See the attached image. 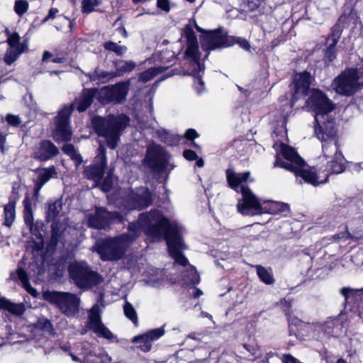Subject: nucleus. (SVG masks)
I'll use <instances>...</instances> for the list:
<instances>
[{"label": "nucleus", "instance_id": "1", "mask_svg": "<svg viewBox=\"0 0 363 363\" xmlns=\"http://www.w3.org/2000/svg\"><path fill=\"white\" fill-rule=\"evenodd\" d=\"M142 228L154 240L162 238L166 240L169 253L176 263L182 266L188 264L187 258L182 253V250L186 248L182 237L183 227L177 222H169L157 210L140 214L137 223L130 224L128 233L115 238L98 240L91 250L97 252L104 261L118 260L139 236Z\"/></svg>", "mask_w": 363, "mask_h": 363}, {"label": "nucleus", "instance_id": "2", "mask_svg": "<svg viewBox=\"0 0 363 363\" xmlns=\"http://www.w3.org/2000/svg\"><path fill=\"white\" fill-rule=\"evenodd\" d=\"M316 137L322 142L323 156L320 160L322 162H326L325 171L327 173L323 179H320V177L312 171L294 149L284 143L279 145V153L277 155L274 167L292 172L296 177L313 186L325 183L330 174L342 173L345 170V158L338 149L336 130L333 129V124L321 126L316 130Z\"/></svg>", "mask_w": 363, "mask_h": 363}, {"label": "nucleus", "instance_id": "3", "mask_svg": "<svg viewBox=\"0 0 363 363\" xmlns=\"http://www.w3.org/2000/svg\"><path fill=\"white\" fill-rule=\"evenodd\" d=\"M250 172L244 173H235L231 169H228L226 172V177L229 186L238 191L240 186V192L242 194V199L238 203V210L243 215L255 216L259 215L264 213L271 214H276L280 212H284L289 210V206L284 203L279 202H264L262 204L247 187L242 185L249 177Z\"/></svg>", "mask_w": 363, "mask_h": 363}, {"label": "nucleus", "instance_id": "4", "mask_svg": "<svg viewBox=\"0 0 363 363\" xmlns=\"http://www.w3.org/2000/svg\"><path fill=\"white\" fill-rule=\"evenodd\" d=\"M99 94L97 89H84L80 96L77 98L74 103L65 106L59 111L56 117V127L53 137L56 141L70 140L72 131L69 121L72 111L75 107L79 112L86 111L92 104L94 97Z\"/></svg>", "mask_w": 363, "mask_h": 363}, {"label": "nucleus", "instance_id": "5", "mask_svg": "<svg viewBox=\"0 0 363 363\" xmlns=\"http://www.w3.org/2000/svg\"><path fill=\"white\" fill-rule=\"evenodd\" d=\"M129 118L125 115L109 116L106 118L96 116L92 125L97 134L106 139L107 145L115 149L120 140L121 132L128 125Z\"/></svg>", "mask_w": 363, "mask_h": 363}, {"label": "nucleus", "instance_id": "6", "mask_svg": "<svg viewBox=\"0 0 363 363\" xmlns=\"http://www.w3.org/2000/svg\"><path fill=\"white\" fill-rule=\"evenodd\" d=\"M185 36L187 43L184 57L189 67L190 74L195 77L194 89L199 94H201L205 89L204 82L200 75L201 72H203L204 66L200 60L197 38L189 26L185 28Z\"/></svg>", "mask_w": 363, "mask_h": 363}, {"label": "nucleus", "instance_id": "7", "mask_svg": "<svg viewBox=\"0 0 363 363\" xmlns=\"http://www.w3.org/2000/svg\"><path fill=\"white\" fill-rule=\"evenodd\" d=\"M307 106L315 113V134L321 126H328L333 124V128L336 130L335 123L330 113L335 109V105L321 91L313 89L310 97L306 101Z\"/></svg>", "mask_w": 363, "mask_h": 363}, {"label": "nucleus", "instance_id": "8", "mask_svg": "<svg viewBox=\"0 0 363 363\" xmlns=\"http://www.w3.org/2000/svg\"><path fill=\"white\" fill-rule=\"evenodd\" d=\"M68 272L70 279L82 289H88L103 281L102 277L91 270L84 261H74L69 265Z\"/></svg>", "mask_w": 363, "mask_h": 363}, {"label": "nucleus", "instance_id": "9", "mask_svg": "<svg viewBox=\"0 0 363 363\" xmlns=\"http://www.w3.org/2000/svg\"><path fill=\"white\" fill-rule=\"evenodd\" d=\"M331 86L337 94L351 96L363 86V76L355 69H348L336 77Z\"/></svg>", "mask_w": 363, "mask_h": 363}, {"label": "nucleus", "instance_id": "10", "mask_svg": "<svg viewBox=\"0 0 363 363\" xmlns=\"http://www.w3.org/2000/svg\"><path fill=\"white\" fill-rule=\"evenodd\" d=\"M311 332L313 337L320 341L337 337L345 333L343 321L340 317L328 318L324 323H312Z\"/></svg>", "mask_w": 363, "mask_h": 363}, {"label": "nucleus", "instance_id": "11", "mask_svg": "<svg viewBox=\"0 0 363 363\" xmlns=\"http://www.w3.org/2000/svg\"><path fill=\"white\" fill-rule=\"evenodd\" d=\"M44 297L50 303L55 304L59 309L67 316H73L79 311V298L74 294L48 291L44 294Z\"/></svg>", "mask_w": 363, "mask_h": 363}, {"label": "nucleus", "instance_id": "12", "mask_svg": "<svg viewBox=\"0 0 363 363\" xmlns=\"http://www.w3.org/2000/svg\"><path fill=\"white\" fill-rule=\"evenodd\" d=\"M130 84V80L128 79L101 88L99 90V101L104 104L108 103L121 104L124 103L129 92Z\"/></svg>", "mask_w": 363, "mask_h": 363}, {"label": "nucleus", "instance_id": "13", "mask_svg": "<svg viewBox=\"0 0 363 363\" xmlns=\"http://www.w3.org/2000/svg\"><path fill=\"white\" fill-rule=\"evenodd\" d=\"M106 163V149L104 145L100 142L98 155L94 158V164L87 166L84 169V176L87 179L93 180L96 184L99 183L104 176Z\"/></svg>", "mask_w": 363, "mask_h": 363}, {"label": "nucleus", "instance_id": "14", "mask_svg": "<svg viewBox=\"0 0 363 363\" xmlns=\"http://www.w3.org/2000/svg\"><path fill=\"white\" fill-rule=\"evenodd\" d=\"M122 216L117 212L107 211L104 208H96L94 213L88 216V224L96 229H104L113 222L122 221Z\"/></svg>", "mask_w": 363, "mask_h": 363}, {"label": "nucleus", "instance_id": "15", "mask_svg": "<svg viewBox=\"0 0 363 363\" xmlns=\"http://www.w3.org/2000/svg\"><path fill=\"white\" fill-rule=\"evenodd\" d=\"M21 37L18 33H13L12 35L7 38L6 43L9 48L6 50L4 60L8 65H11L18 57L26 52L28 48V42L24 40L20 43Z\"/></svg>", "mask_w": 363, "mask_h": 363}, {"label": "nucleus", "instance_id": "16", "mask_svg": "<svg viewBox=\"0 0 363 363\" xmlns=\"http://www.w3.org/2000/svg\"><path fill=\"white\" fill-rule=\"evenodd\" d=\"M125 206L129 209L141 210L149 206L152 202V196L146 187L138 188L135 192L128 195L125 199Z\"/></svg>", "mask_w": 363, "mask_h": 363}, {"label": "nucleus", "instance_id": "17", "mask_svg": "<svg viewBox=\"0 0 363 363\" xmlns=\"http://www.w3.org/2000/svg\"><path fill=\"white\" fill-rule=\"evenodd\" d=\"M89 328L99 336L112 340L113 334L107 328L101 320V309L99 305L95 304L89 311Z\"/></svg>", "mask_w": 363, "mask_h": 363}, {"label": "nucleus", "instance_id": "18", "mask_svg": "<svg viewBox=\"0 0 363 363\" xmlns=\"http://www.w3.org/2000/svg\"><path fill=\"white\" fill-rule=\"evenodd\" d=\"M169 155L160 145L151 144L147 149L146 160L154 169L162 170L169 160Z\"/></svg>", "mask_w": 363, "mask_h": 363}, {"label": "nucleus", "instance_id": "19", "mask_svg": "<svg viewBox=\"0 0 363 363\" xmlns=\"http://www.w3.org/2000/svg\"><path fill=\"white\" fill-rule=\"evenodd\" d=\"M164 334L162 328H155L133 337L132 342L138 344V347L143 352H149L152 348V342L158 340Z\"/></svg>", "mask_w": 363, "mask_h": 363}, {"label": "nucleus", "instance_id": "20", "mask_svg": "<svg viewBox=\"0 0 363 363\" xmlns=\"http://www.w3.org/2000/svg\"><path fill=\"white\" fill-rule=\"evenodd\" d=\"M311 82L310 73L303 72L296 74L294 80V92L292 97V104L306 96Z\"/></svg>", "mask_w": 363, "mask_h": 363}, {"label": "nucleus", "instance_id": "21", "mask_svg": "<svg viewBox=\"0 0 363 363\" xmlns=\"http://www.w3.org/2000/svg\"><path fill=\"white\" fill-rule=\"evenodd\" d=\"M59 152L57 147L49 140L41 141L35 148L34 157L40 161H46L56 156Z\"/></svg>", "mask_w": 363, "mask_h": 363}, {"label": "nucleus", "instance_id": "22", "mask_svg": "<svg viewBox=\"0 0 363 363\" xmlns=\"http://www.w3.org/2000/svg\"><path fill=\"white\" fill-rule=\"evenodd\" d=\"M223 43V40L218 31H211L205 33L201 40V45L204 49H215Z\"/></svg>", "mask_w": 363, "mask_h": 363}, {"label": "nucleus", "instance_id": "23", "mask_svg": "<svg viewBox=\"0 0 363 363\" xmlns=\"http://www.w3.org/2000/svg\"><path fill=\"white\" fill-rule=\"evenodd\" d=\"M57 172L55 166H50L39 170V175L36 182L35 193L38 194L40 189L51 179L57 177Z\"/></svg>", "mask_w": 363, "mask_h": 363}, {"label": "nucleus", "instance_id": "24", "mask_svg": "<svg viewBox=\"0 0 363 363\" xmlns=\"http://www.w3.org/2000/svg\"><path fill=\"white\" fill-rule=\"evenodd\" d=\"M0 308L16 316L21 315L26 311V306L23 303H16L6 298H0Z\"/></svg>", "mask_w": 363, "mask_h": 363}, {"label": "nucleus", "instance_id": "25", "mask_svg": "<svg viewBox=\"0 0 363 363\" xmlns=\"http://www.w3.org/2000/svg\"><path fill=\"white\" fill-rule=\"evenodd\" d=\"M113 65L115 67V75L117 77H122L125 73L132 72L136 67L135 62L133 61H124L121 60H117L113 61Z\"/></svg>", "mask_w": 363, "mask_h": 363}, {"label": "nucleus", "instance_id": "26", "mask_svg": "<svg viewBox=\"0 0 363 363\" xmlns=\"http://www.w3.org/2000/svg\"><path fill=\"white\" fill-rule=\"evenodd\" d=\"M91 81L99 80L103 83L107 82L116 77L114 72H106L96 68L93 72L86 75Z\"/></svg>", "mask_w": 363, "mask_h": 363}, {"label": "nucleus", "instance_id": "27", "mask_svg": "<svg viewBox=\"0 0 363 363\" xmlns=\"http://www.w3.org/2000/svg\"><path fill=\"white\" fill-rule=\"evenodd\" d=\"M62 210V202L60 200H56L48 203L46 211V220L47 222L55 221Z\"/></svg>", "mask_w": 363, "mask_h": 363}, {"label": "nucleus", "instance_id": "28", "mask_svg": "<svg viewBox=\"0 0 363 363\" xmlns=\"http://www.w3.org/2000/svg\"><path fill=\"white\" fill-rule=\"evenodd\" d=\"M24 207L23 218L25 223L31 229L33 226V213L32 211V203L28 196H26L23 201Z\"/></svg>", "mask_w": 363, "mask_h": 363}, {"label": "nucleus", "instance_id": "29", "mask_svg": "<svg viewBox=\"0 0 363 363\" xmlns=\"http://www.w3.org/2000/svg\"><path fill=\"white\" fill-rule=\"evenodd\" d=\"M255 267L257 274L262 282L269 285L274 284V279L271 269H267L261 265H257Z\"/></svg>", "mask_w": 363, "mask_h": 363}, {"label": "nucleus", "instance_id": "30", "mask_svg": "<svg viewBox=\"0 0 363 363\" xmlns=\"http://www.w3.org/2000/svg\"><path fill=\"white\" fill-rule=\"evenodd\" d=\"M16 217L15 202L10 201L4 206V224L10 227Z\"/></svg>", "mask_w": 363, "mask_h": 363}, {"label": "nucleus", "instance_id": "31", "mask_svg": "<svg viewBox=\"0 0 363 363\" xmlns=\"http://www.w3.org/2000/svg\"><path fill=\"white\" fill-rule=\"evenodd\" d=\"M111 361V357L107 354L101 353L99 355L90 353L83 360V363H108Z\"/></svg>", "mask_w": 363, "mask_h": 363}, {"label": "nucleus", "instance_id": "32", "mask_svg": "<svg viewBox=\"0 0 363 363\" xmlns=\"http://www.w3.org/2000/svg\"><path fill=\"white\" fill-rule=\"evenodd\" d=\"M164 70V69L162 67L150 68L140 74L139 80L143 82H147Z\"/></svg>", "mask_w": 363, "mask_h": 363}, {"label": "nucleus", "instance_id": "33", "mask_svg": "<svg viewBox=\"0 0 363 363\" xmlns=\"http://www.w3.org/2000/svg\"><path fill=\"white\" fill-rule=\"evenodd\" d=\"M62 150L65 154L68 155L72 158L77 166L79 165L82 162L81 155L77 152L72 144L64 145Z\"/></svg>", "mask_w": 363, "mask_h": 363}, {"label": "nucleus", "instance_id": "34", "mask_svg": "<svg viewBox=\"0 0 363 363\" xmlns=\"http://www.w3.org/2000/svg\"><path fill=\"white\" fill-rule=\"evenodd\" d=\"M183 280L185 284H196L200 281L199 275L197 274L196 269L190 266L187 274H184Z\"/></svg>", "mask_w": 363, "mask_h": 363}, {"label": "nucleus", "instance_id": "35", "mask_svg": "<svg viewBox=\"0 0 363 363\" xmlns=\"http://www.w3.org/2000/svg\"><path fill=\"white\" fill-rule=\"evenodd\" d=\"M123 311H124V314L135 325H138V315H137V312L135 309V308L133 307V306L126 301L124 306H123Z\"/></svg>", "mask_w": 363, "mask_h": 363}, {"label": "nucleus", "instance_id": "36", "mask_svg": "<svg viewBox=\"0 0 363 363\" xmlns=\"http://www.w3.org/2000/svg\"><path fill=\"white\" fill-rule=\"evenodd\" d=\"M101 4V0H82V12L83 13H90L96 11L95 7Z\"/></svg>", "mask_w": 363, "mask_h": 363}, {"label": "nucleus", "instance_id": "37", "mask_svg": "<svg viewBox=\"0 0 363 363\" xmlns=\"http://www.w3.org/2000/svg\"><path fill=\"white\" fill-rule=\"evenodd\" d=\"M104 47L106 50L113 52L119 56L123 55L127 51L125 46L120 45L112 41L105 43Z\"/></svg>", "mask_w": 363, "mask_h": 363}, {"label": "nucleus", "instance_id": "38", "mask_svg": "<svg viewBox=\"0 0 363 363\" xmlns=\"http://www.w3.org/2000/svg\"><path fill=\"white\" fill-rule=\"evenodd\" d=\"M29 4L27 0H16L14 11L20 17L23 16L28 10Z\"/></svg>", "mask_w": 363, "mask_h": 363}, {"label": "nucleus", "instance_id": "39", "mask_svg": "<svg viewBox=\"0 0 363 363\" xmlns=\"http://www.w3.org/2000/svg\"><path fill=\"white\" fill-rule=\"evenodd\" d=\"M12 335V329L10 325H6L0 330V347L9 342L10 336Z\"/></svg>", "mask_w": 363, "mask_h": 363}, {"label": "nucleus", "instance_id": "40", "mask_svg": "<svg viewBox=\"0 0 363 363\" xmlns=\"http://www.w3.org/2000/svg\"><path fill=\"white\" fill-rule=\"evenodd\" d=\"M17 275L18 279L21 281L23 287L29 292L33 289L29 283V279L26 272L21 268L17 270Z\"/></svg>", "mask_w": 363, "mask_h": 363}, {"label": "nucleus", "instance_id": "41", "mask_svg": "<svg viewBox=\"0 0 363 363\" xmlns=\"http://www.w3.org/2000/svg\"><path fill=\"white\" fill-rule=\"evenodd\" d=\"M157 133L159 134L161 140L168 145H175L179 141L177 137H174L164 130L162 132L158 131Z\"/></svg>", "mask_w": 363, "mask_h": 363}, {"label": "nucleus", "instance_id": "42", "mask_svg": "<svg viewBox=\"0 0 363 363\" xmlns=\"http://www.w3.org/2000/svg\"><path fill=\"white\" fill-rule=\"evenodd\" d=\"M338 38L339 33H337L336 36H335V34H333V43L325 51V57L330 61H332L335 57V47Z\"/></svg>", "mask_w": 363, "mask_h": 363}, {"label": "nucleus", "instance_id": "43", "mask_svg": "<svg viewBox=\"0 0 363 363\" xmlns=\"http://www.w3.org/2000/svg\"><path fill=\"white\" fill-rule=\"evenodd\" d=\"M289 327L296 326L298 328H301L303 329H306L308 330L311 331V325L310 323H304L300 320L298 318L296 317H292L289 318Z\"/></svg>", "mask_w": 363, "mask_h": 363}, {"label": "nucleus", "instance_id": "44", "mask_svg": "<svg viewBox=\"0 0 363 363\" xmlns=\"http://www.w3.org/2000/svg\"><path fill=\"white\" fill-rule=\"evenodd\" d=\"M38 325L43 330H44L45 331H47L50 333H52L54 331L53 325H52V323L48 319H45V318L40 319L38 321Z\"/></svg>", "mask_w": 363, "mask_h": 363}, {"label": "nucleus", "instance_id": "45", "mask_svg": "<svg viewBox=\"0 0 363 363\" xmlns=\"http://www.w3.org/2000/svg\"><path fill=\"white\" fill-rule=\"evenodd\" d=\"M113 174V169H111L108 173L107 177L106 178L104 182L101 186V189L104 191H108L111 187L112 182L111 177Z\"/></svg>", "mask_w": 363, "mask_h": 363}, {"label": "nucleus", "instance_id": "46", "mask_svg": "<svg viewBox=\"0 0 363 363\" xmlns=\"http://www.w3.org/2000/svg\"><path fill=\"white\" fill-rule=\"evenodd\" d=\"M6 120L7 123L12 126H18L21 123L20 118L13 114H8L6 117Z\"/></svg>", "mask_w": 363, "mask_h": 363}, {"label": "nucleus", "instance_id": "47", "mask_svg": "<svg viewBox=\"0 0 363 363\" xmlns=\"http://www.w3.org/2000/svg\"><path fill=\"white\" fill-rule=\"evenodd\" d=\"M340 292L342 295L345 297V301H347L349 298H350L357 293V290L352 289L349 287H343L341 289Z\"/></svg>", "mask_w": 363, "mask_h": 363}, {"label": "nucleus", "instance_id": "48", "mask_svg": "<svg viewBox=\"0 0 363 363\" xmlns=\"http://www.w3.org/2000/svg\"><path fill=\"white\" fill-rule=\"evenodd\" d=\"M282 363H303L290 354H284L281 357Z\"/></svg>", "mask_w": 363, "mask_h": 363}, {"label": "nucleus", "instance_id": "49", "mask_svg": "<svg viewBox=\"0 0 363 363\" xmlns=\"http://www.w3.org/2000/svg\"><path fill=\"white\" fill-rule=\"evenodd\" d=\"M266 0H248V7L250 10L257 9Z\"/></svg>", "mask_w": 363, "mask_h": 363}, {"label": "nucleus", "instance_id": "50", "mask_svg": "<svg viewBox=\"0 0 363 363\" xmlns=\"http://www.w3.org/2000/svg\"><path fill=\"white\" fill-rule=\"evenodd\" d=\"M183 155H184V157L187 160L192 161V160H194L197 159L196 153L194 151L191 150H184Z\"/></svg>", "mask_w": 363, "mask_h": 363}, {"label": "nucleus", "instance_id": "51", "mask_svg": "<svg viewBox=\"0 0 363 363\" xmlns=\"http://www.w3.org/2000/svg\"><path fill=\"white\" fill-rule=\"evenodd\" d=\"M157 6L164 11H169V4L167 0H157Z\"/></svg>", "mask_w": 363, "mask_h": 363}, {"label": "nucleus", "instance_id": "52", "mask_svg": "<svg viewBox=\"0 0 363 363\" xmlns=\"http://www.w3.org/2000/svg\"><path fill=\"white\" fill-rule=\"evenodd\" d=\"M185 137L189 140H194L198 137V134L194 129H188L185 133Z\"/></svg>", "mask_w": 363, "mask_h": 363}, {"label": "nucleus", "instance_id": "53", "mask_svg": "<svg viewBox=\"0 0 363 363\" xmlns=\"http://www.w3.org/2000/svg\"><path fill=\"white\" fill-rule=\"evenodd\" d=\"M237 43L239 44V45L246 50H248L250 48V43L247 40H245V39H242V38H238L236 40Z\"/></svg>", "mask_w": 363, "mask_h": 363}, {"label": "nucleus", "instance_id": "54", "mask_svg": "<svg viewBox=\"0 0 363 363\" xmlns=\"http://www.w3.org/2000/svg\"><path fill=\"white\" fill-rule=\"evenodd\" d=\"M58 12V10L55 8H52L49 11V13L47 17L44 19V21H47L50 18H54L55 17L56 13Z\"/></svg>", "mask_w": 363, "mask_h": 363}, {"label": "nucleus", "instance_id": "55", "mask_svg": "<svg viewBox=\"0 0 363 363\" xmlns=\"http://www.w3.org/2000/svg\"><path fill=\"white\" fill-rule=\"evenodd\" d=\"M6 143V136L0 133V151L4 152V144Z\"/></svg>", "mask_w": 363, "mask_h": 363}, {"label": "nucleus", "instance_id": "56", "mask_svg": "<svg viewBox=\"0 0 363 363\" xmlns=\"http://www.w3.org/2000/svg\"><path fill=\"white\" fill-rule=\"evenodd\" d=\"M50 57H52V54L48 51H45L43 55V60L45 61L48 59H49Z\"/></svg>", "mask_w": 363, "mask_h": 363}, {"label": "nucleus", "instance_id": "57", "mask_svg": "<svg viewBox=\"0 0 363 363\" xmlns=\"http://www.w3.org/2000/svg\"><path fill=\"white\" fill-rule=\"evenodd\" d=\"M196 165L198 167H203V165H204V162L203 160L201 159V158H199L196 160Z\"/></svg>", "mask_w": 363, "mask_h": 363}, {"label": "nucleus", "instance_id": "58", "mask_svg": "<svg viewBox=\"0 0 363 363\" xmlns=\"http://www.w3.org/2000/svg\"><path fill=\"white\" fill-rule=\"evenodd\" d=\"M349 235H350V234H349L348 233H342V234L336 235H335L334 237H335H335H337V239H339V238H344V237H345V238H349Z\"/></svg>", "mask_w": 363, "mask_h": 363}, {"label": "nucleus", "instance_id": "59", "mask_svg": "<svg viewBox=\"0 0 363 363\" xmlns=\"http://www.w3.org/2000/svg\"><path fill=\"white\" fill-rule=\"evenodd\" d=\"M52 61L55 63H62L64 62V59L62 57H55Z\"/></svg>", "mask_w": 363, "mask_h": 363}, {"label": "nucleus", "instance_id": "60", "mask_svg": "<svg viewBox=\"0 0 363 363\" xmlns=\"http://www.w3.org/2000/svg\"><path fill=\"white\" fill-rule=\"evenodd\" d=\"M202 294H203V293H202V291H201L200 289H195L194 297H196H196H199V296H200L201 295H202Z\"/></svg>", "mask_w": 363, "mask_h": 363}, {"label": "nucleus", "instance_id": "61", "mask_svg": "<svg viewBox=\"0 0 363 363\" xmlns=\"http://www.w3.org/2000/svg\"><path fill=\"white\" fill-rule=\"evenodd\" d=\"M118 30L120 33L123 34L125 37L127 36V33L124 28H118Z\"/></svg>", "mask_w": 363, "mask_h": 363}, {"label": "nucleus", "instance_id": "62", "mask_svg": "<svg viewBox=\"0 0 363 363\" xmlns=\"http://www.w3.org/2000/svg\"><path fill=\"white\" fill-rule=\"evenodd\" d=\"M188 337L189 338H191V339H194V340H197L198 337H196V333H191L188 335Z\"/></svg>", "mask_w": 363, "mask_h": 363}, {"label": "nucleus", "instance_id": "63", "mask_svg": "<svg viewBox=\"0 0 363 363\" xmlns=\"http://www.w3.org/2000/svg\"><path fill=\"white\" fill-rule=\"evenodd\" d=\"M70 356H71V357H72L73 361H74V362H79V359L77 356H75L74 354H70Z\"/></svg>", "mask_w": 363, "mask_h": 363}, {"label": "nucleus", "instance_id": "64", "mask_svg": "<svg viewBox=\"0 0 363 363\" xmlns=\"http://www.w3.org/2000/svg\"><path fill=\"white\" fill-rule=\"evenodd\" d=\"M337 363H347V362L345 359H339L337 361Z\"/></svg>", "mask_w": 363, "mask_h": 363}]
</instances>
